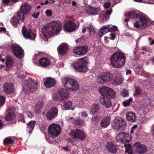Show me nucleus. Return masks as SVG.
Instances as JSON below:
<instances>
[{"label": "nucleus", "instance_id": "4468645a", "mask_svg": "<svg viewBox=\"0 0 154 154\" xmlns=\"http://www.w3.org/2000/svg\"><path fill=\"white\" fill-rule=\"evenodd\" d=\"M132 148L137 153L141 154L146 153L147 151L146 146L144 145H142L140 142H137L134 144Z\"/></svg>", "mask_w": 154, "mask_h": 154}, {"label": "nucleus", "instance_id": "a19ab883", "mask_svg": "<svg viewBox=\"0 0 154 154\" xmlns=\"http://www.w3.org/2000/svg\"><path fill=\"white\" fill-rule=\"evenodd\" d=\"M100 107L97 104L93 105L92 106V112L93 113H97L99 112Z\"/></svg>", "mask_w": 154, "mask_h": 154}, {"label": "nucleus", "instance_id": "a211bd4d", "mask_svg": "<svg viewBox=\"0 0 154 154\" xmlns=\"http://www.w3.org/2000/svg\"><path fill=\"white\" fill-rule=\"evenodd\" d=\"M24 19L25 18H23L20 13L18 12L14 15V16L10 19V21L11 23L14 25L23 22Z\"/></svg>", "mask_w": 154, "mask_h": 154}, {"label": "nucleus", "instance_id": "79ce46f5", "mask_svg": "<svg viewBox=\"0 0 154 154\" xmlns=\"http://www.w3.org/2000/svg\"><path fill=\"white\" fill-rule=\"evenodd\" d=\"M132 101V99L131 98H130L128 100H125L123 102V105L125 107L128 106L130 105V103Z\"/></svg>", "mask_w": 154, "mask_h": 154}, {"label": "nucleus", "instance_id": "393cba45", "mask_svg": "<svg viewBox=\"0 0 154 154\" xmlns=\"http://www.w3.org/2000/svg\"><path fill=\"white\" fill-rule=\"evenodd\" d=\"M68 49V45L65 43L61 44L57 48L58 54L60 55H63L65 54L67 52Z\"/></svg>", "mask_w": 154, "mask_h": 154}, {"label": "nucleus", "instance_id": "680f3d73", "mask_svg": "<svg viewBox=\"0 0 154 154\" xmlns=\"http://www.w3.org/2000/svg\"><path fill=\"white\" fill-rule=\"evenodd\" d=\"M3 2L4 3H8L10 2V0H3Z\"/></svg>", "mask_w": 154, "mask_h": 154}, {"label": "nucleus", "instance_id": "bf43d9fd", "mask_svg": "<svg viewBox=\"0 0 154 154\" xmlns=\"http://www.w3.org/2000/svg\"><path fill=\"white\" fill-rule=\"evenodd\" d=\"M3 31L5 32L6 31V29L5 27H1L0 28V32H2Z\"/></svg>", "mask_w": 154, "mask_h": 154}, {"label": "nucleus", "instance_id": "6e6d98bb", "mask_svg": "<svg viewBox=\"0 0 154 154\" xmlns=\"http://www.w3.org/2000/svg\"><path fill=\"white\" fill-rule=\"evenodd\" d=\"M125 146L126 149V150H127V149H131L132 148L130 144H125Z\"/></svg>", "mask_w": 154, "mask_h": 154}, {"label": "nucleus", "instance_id": "de8ad7c7", "mask_svg": "<svg viewBox=\"0 0 154 154\" xmlns=\"http://www.w3.org/2000/svg\"><path fill=\"white\" fill-rule=\"evenodd\" d=\"M18 121H22L23 123L25 122V121L24 120V116L23 114H20V116L19 118Z\"/></svg>", "mask_w": 154, "mask_h": 154}, {"label": "nucleus", "instance_id": "20e7f679", "mask_svg": "<svg viewBox=\"0 0 154 154\" xmlns=\"http://www.w3.org/2000/svg\"><path fill=\"white\" fill-rule=\"evenodd\" d=\"M63 86L68 90L72 91L78 90L79 85L77 82L74 79L65 77L62 80Z\"/></svg>", "mask_w": 154, "mask_h": 154}, {"label": "nucleus", "instance_id": "c9c22d12", "mask_svg": "<svg viewBox=\"0 0 154 154\" xmlns=\"http://www.w3.org/2000/svg\"><path fill=\"white\" fill-rule=\"evenodd\" d=\"M5 63L7 68H10L11 66H13V60L12 57H11L8 56Z\"/></svg>", "mask_w": 154, "mask_h": 154}, {"label": "nucleus", "instance_id": "4c0bfd02", "mask_svg": "<svg viewBox=\"0 0 154 154\" xmlns=\"http://www.w3.org/2000/svg\"><path fill=\"white\" fill-rule=\"evenodd\" d=\"M74 123L75 125L82 126L85 125L84 121L81 119H74Z\"/></svg>", "mask_w": 154, "mask_h": 154}, {"label": "nucleus", "instance_id": "8fccbe9b", "mask_svg": "<svg viewBox=\"0 0 154 154\" xmlns=\"http://www.w3.org/2000/svg\"><path fill=\"white\" fill-rule=\"evenodd\" d=\"M26 113L28 117L30 118H32L34 116V114L30 111H28L26 112Z\"/></svg>", "mask_w": 154, "mask_h": 154}, {"label": "nucleus", "instance_id": "c85d7f7f", "mask_svg": "<svg viewBox=\"0 0 154 154\" xmlns=\"http://www.w3.org/2000/svg\"><path fill=\"white\" fill-rule=\"evenodd\" d=\"M58 93L62 99H66L69 96V93L63 88L59 89Z\"/></svg>", "mask_w": 154, "mask_h": 154}, {"label": "nucleus", "instance_id": "13d9d810", "mask_svg": "<svg viewBox=\"0 0 154 154\" xmlns=\"http://www.w3.org/2000/svg\"><path fill=\"white\" fill-rule=\"evenodd\" d=\"M25 77V75L24 74H23L22 73H20L18 75V77L20 79L23 78Z\"/></svg>", "mask_w": 154, "mask_h": 154}, {"label": "nucleus", "instance_id": "f257e3e1", "mask_svg": "<svg viewBox=\"0 0 154 154\" xmlns=\"http://www.w3.org/2000/svg\"><path fill=\"white\" fill-rule=\"evenodd\" d=\"M102 97L100 99L101 103L105 107L108 108L111 106L110 99L114 98L116 94L112 89L107 87H104L99 90Z\"/></svg>", "mask_w": 154, "mask_h": 154}, {"label": "nucleus", "instance_id": "603ef678", "mask_svg": "<svg viewBox=\"0 0 154 154\" xmlns=\"http://www.w3.org/2000/svg\"><path fill=\"white\" fill-rule=\"evenodd\" d=\"M110 35L111 36V37L110 38V39L112 40H114L115 39L116 37L115 34L111 33Z\"/></svg>", "mask_w": 154, "mask_h": 154}, {"label": "nucleus", "instance_id": "2f4dec72", "mask_svg": "<svg viewBox=\"0 0 154 154\" xmlns=\"http://www.w3.org/2000/svg\"><path fill=\"white\" fill-rule=\"evenodd\" d=\"M36 122L35 121H31L27 124L26 130L28 132L29 134H31L35 126Z\"/></svg>", "mask_w": 154, "mask_h": 154}, {"label": "nucleus", "instance_id": "ddd939ff", "mask_svg": "<svg viewBox=\"0 0 154 154\" xmlns=\"http://www.w3.org/2000/svg\"><path fill=\"white\" fill-rule=\"evenodd\" d=\"M70 136L75 140L79 138L81 140H83L86 137V134L82 130L77 129L75 130H72Z\"/></svg>", "mask_w": 154, "mask_h": 154}, {"label": "nucleus", "instance_id": "0eeeda50", "mask_svg": "<svg viewBox=\"0 0 154 154\" xmlns=\"http://www.w3.org/2000/svg\"><path fill=\"white\" fill-rule=\"evenodd\" d=\"M112 127L117 131L125 130L127 126L125 122L122 118H115L111 123Z\"/></svg>", "mask_w": 154, "mask_h": 154}, {"label": "nucleus", "instance_id": "3c124183", "mask_svg": "<svg viewBox=\"0 0 154 154\" xmlns=\"http://www.w3.org/2000/svg\"><path fill=\"white\" fill-rule=\"evenodd\" d=\"M46 15L48 16H51L52 12L51 10H47L45 11Z\"/></svg>", "mask_w": 154, "mask_h": 154}, {"label": "nucleus", "instance_id": "6e6552de", "mask_svg": "<svg viewBox=\"0 0 154 154\" xmlns=\"http://www.w3.org/2000/svg\"><path fill=\"white\" fill-rule=\"evenodd\" d=\"M113 78V75L110 72H106L102 73L100 76H99L97 81L99 83L103 84L107 82H109L112 80Z\"/></svg>", "mask_w": 154, "mask_h": 154}, {"label": "nucleus", "instance_id": "1a4fd4ad", "mask_svg": "<svg viewBox=\"0 0 154 154\" xmlns=\"http://www.w3.org/2000/svg\"><path fill=\"white\" fill-rule=\"evenodd\" d=\"M61 131L60 126L57 124L50 125L48 129L49 134L52 138H55L57 137L60 134Z\"/></svg>", "mask_w": 154, "mask_h": 154}, {"label": "nucleus", "instance_id": "f704fd0d", "mask_svg": "<svg viewBox=\"0 0 154 154\" xmlns=\"http://www.w3.org/2000/svg\"><path fill=\"white\" fill-rule=\"evenodd\" d=\"M72 102L70 100L66 101L62 106L63 110H67L70 109L72 106Z\"/></svg>", "mask_w": 154, "mask_h": 154}, {"label": "nucleus", "instance_id": "412c9836", "mask_svg": "<svg viewBox=\"0 0 154 154\" xmlns=\"http://www.w3.org/2000/svg\"><path fill=\"white\" fill-rule=\"evenodd\" d=\"M76 25L73 22L69 20L64 24V29L66 31L71 32L76 29Z\"/></svg>", "mask_w": 154, "mask_h": 154}, {"label": "nucleus", "instance_id": "6ab92c4d", "mask_svg": "<svg viewBox=\"0 0 154 154\" xmlns=\"http://www.w3.org/2000/svg\"><path fill=\"white\" fill-rule=\"evenodd\" d=\"M31 9V7L29 5L25 3L20 7L18 12L20 13L23 18H25V15L29 14Z\"/></svg>", "mask_w": 154, "mask_h": 154}, {"label": "nucleus", "instance_id": "338daca9", "mask_svg": "<svg viewBox=\"0 0 154 154\" xmlns=\"http://www.w3.org/2000/svg\"><path fill=\"white\" fill-rule=\"evenodd\" d=\"M72 5L73 6H74L76 5V2L74 1H73L72 2Z\"/></svg>", "mask_w": 154, "mask_h": 154}, {"label": "nucleus", "instance_id": "b1692460", "mask_svg": "<svg viewBox=\"0 0 154 154\" xmlns=\"http://www.w3.org/2000/svg\"><path fill=\"white\" fill-rule=\"evenodd\" d=\"M4 91L7 94H13L14 91L12 83H5L3 86Z\"/></svg>", "mask_w": 154, "mask_h": 154}, {"label": "nucleus", "instance_id": "f03ea898", "mask_svg": "<svg viewBox=\"0 0 154 154\" xmlns=\"http://www.w3.org/2000/svg\"><path fill=\"white\" fill-rule=\"evenodd\" d=\"M128 15L130 19H135L136 22L134 25L137 28L145 29L150 24V20L142 14H137L134 12L130 11Z\"/></svg>", "mask_w": 154, "mask_h": 154}, {"label": "nucleus", "instance_id": "0e129e2a", "mask_svg": "<svg viewBox=\"0 0 154 154\" xmlns=\"http://www.w3.org/2000/svg\"><path fill=\"white\" fill-rule=\"evenodd\" d=\"M63 149L65 150L66 151H69V150L68 149L67 147V146L63 147Z\"/></svg>", "mask_w": 154, "mask_h": 154}, {"label": "nucleus", "instance_id": "f8f14e48", "mask_svg": "<svg viewBox=\"0 0 154 154\" xmlns=\"http://www.w3.org/2000/svg\"><path fill=\"white\" fill-rule=\"evenodd\" d=\"M48 24L54 34H57L60 32L61 30L62 23L60 21H53Z\"/></svg>", "mask_w": 154, "mask_h": 154}, {"label": "nucleus", "instance_id": "423d86ee", "mask_svg": "<svg viewBox=\"0 0 154 154\" xmlns=\"http://www.w3.org/2000/svg\"><path fill=\"white\" fill-rule=\"evenodd\" d=\"M37 83L34 82L32 79L29 78L25 82L23 91L26 94L34 92L37 89Z\"/></svg>", "mask_w": 154, "mask_h": 154}, {"label": "nucleus", "instance_id": "864d4df0", "mask_svg": "<svg viewBox=\"0 0 154 154\" xmlns=\"http://www.w3.org/2000/svg\"><path fill=\"white\" fill-rule=\"evenodd\" d=\"M118 79H116L115 80V82L117 84V85H120L122 82L123 81L122 79H120L119 81H118Z\"/></svg>", "mask_w": 154, "mask_h": 154}, {"label": "nucleus", "instance_id": "4d7b16f0", "mask_svg": "<svg viewBox=\"0 0 154 154\" xmlns=\"http://www.w3.org/2000/svg\"><path fill=\"white\" fill-rule=\"evenodd\" d=\"M142 69V67L141 66H140L139 65H138L135 68V69L137 71H139V70L140 69Z\"/></svg>", "mask_w": 154, "mask_h": 154}, {"label": "nucleus", "instance_id": "7ed1b4c3", "mask_svg": "<svg viewBox=\"0 0 154 154\" xmlns=\"http://www.w3.org/2000/svg\"><path fill=\"white\" fill-rule=\"evenodd\" d=\"M110 63L115 68H120L125 64L126 61L125 55L119 52H116L113 54L110 58Z\"/></svg>", "mask_w": 154, "mask_h": 154}, {"label": "nucleus", "instance_id": "f3484780", "mask_svg": "<svg viewBox=\"0 0 154 154\" xmlns=\"http://www.w3.org/2000/svg\"><path fill=\"white\" fill-rule=\"evenodd\" d=\"M58 111L57 108L56 107L50 108L46 114L47 120L50 121L56 118L58 115Z\"/></svg>", "mask_w": 154, "mask_h": 154}, {"label": "nucleus", "instance_id": "5fc2aeb1", "mask_svg": "<svg viewBox=\"0 0 154 154\" xmlns=\"http://www.w3.org/2000/svg\"><path fill=\"white\" fill-rule=\"evenodd\" d=\"M39 13L38 12L36 13L35 14H32V16L33 18L36 19L38 18V17L39 15Z\"/></svg>", "mask_w": 154, "mask_h": 154}, {"label": "nucleus", "instance_id": "9b49d317", "mask_svg": "<svg viewBox=\"0 0 154 154\" xmlns=\"http://www.w3.org/2000/svg\"><path fill=\"white\" fill-rule=\"evenodd\" d=\"M116 139L117 141L125 143L131 141L132 140V137L129 134H125L124 132H122L119 133L116 135Z\"/></svg>", "mask_w": 154, "mask_h": 154}, {"label": "nucleus", "instance_id": "49530a36", "mask_svg": "<svg viewBox=\"0 0 154 154\" xmlns=\"http://www.w3.org/2000/svg\"><path fill=\"white\" fill-rule=\"evenodd\" d=\"M5 98L3 96H0V106H2L5 101Z\"/></svg>", "mask_w": 154, "mask_h": 154}, {"label": "nucleus", "instance_id": "ea45409f", "mask_svg": "<svg viewBox=\"0 0 154 154\" xmlns=\"http://www.w3.org/2000/svg\"><path fill=\"white\" fill-rule=\"evenodd\" d=\"M100 120V117L99 116L97 115L93 117L91 120L93 123L97 125L99 123Z\"/></svg>", "mask_w": 154, "mask_h": 154}, {"label": "nucleus", "instance_id": "9d476101", "mask_svg": "<svg viewBox=\"0 0 154 154\" xmlns=\"http://www.w3.org/2000/svg\"><path fill=\"white\" fill-rule=\"evenodd\" d=\"M11 49L13 54L19 58H22L24 56V52L22 48L17 44H13Z\"/></svg>", "mask_w": 154, "mask_h": 154}, {"label": "nucleus", "instance_id": "69168bd1", "mask_svg": "<svg viewBox=\"0 0 154 154\" xmlns=\"http://www.w3.org/2000/svg\"><path fill=\"white\" fill-rule=\"evenodd\" d=\"M50 2H49V4H53L54 3L55 1L54 0H49Z\"/></svg>", "mask_w": 154, "mask_h": 154}, {"label": "nucleus", "instance_id": "a18cd8bd", "mask_svg": "<svg viewBox=\"0 0 154 154\" xmlns=\"http://www.w3.org/2000/svg\"><path fill=\"white\" fill-rule=\"evenodd\" d=\"M121 94L124 97L128 96V91L125 89H122L121 91Z\"/></svg>", "mask_w": 154, "mask_h": 154}, {"label": "nucleus", "instance_id": "37998d69", "mask_svg": "<svg viewBox=\"0 0 154 154\" xmlns=\"http://www.w3.org/2000/svg\"><path fill=\"white\" fill-rule=\"evenodd\" d=\"M112 12V10L111 9L110 10H107L106 12L104 13V16L105 17L106 20L109 19Z\"/></svg>", "mask_w": 154, "mask_h": 154}, {"label": "nucleus", "instance_id": "aec40b11", "mask_svg": "<svg viewBox=\"0 0 154 154\" xmlns=\"http://www.w3.org/2000/svg\"><path fill=\"white\" fill-rule=\"evenodd\" d=\"M50 28L48 24L45 25L42 28V33L44 37H50L54 35V33Z\"/></svg>", "mask_w": 154, "mask_h": 154}, {"label": "nucleus", "instance_id": "052dcab7", "mask_svg": "<svg viewBox=\"0 0 154 154\" xmlns=\"http://www.w3.org/2000/svg\"><path fill=\"white\" fill-rule=\"evenodd\" d=\"M81 114L83 116V117H87L88 116L87 114L86 113V112L84 111L81 113Z\"/></svg>", "mask_w": 154, "mask_h": 154}, {"label": "nucleus", "instance_id": "58836bf2", "mask_svg": "<svg viewBox=\"0 0 154 154\" xmlns=\"http://www.w3.org/2000/svg\"><path fill=\"white\" fill-rule=\"evenodd\" d=\"M14 143V141L10 137L5 138L3 141V144L5 145L12 144Z\"/></svg>", "mask_w": 154, "mask_h": 154}, {"label": "nucleus", "instance_id": "c03bdc74", "mask_svg": "<svg viewBox=\"0 0 154 154\" xmlns=\"http://www.w3.org/2000/svg\"><path fill=\"white\" fill-rule=\"evenodd\" d=\"M142 92V90L139 87H135L134 95H138L140 94Z\"/></svg>", "mask_w": 154, "mask_h": 154}, {"label": "nucleus", "instance_id": "4be33fe9", "mask_svg": "<svg viewBox=\"0 0 154 154\" xmlns=\"http://www.w3.org/2000/svg\"><path fill=\"white\" fill-rule=\"evenodd\" d=\"M88 46L84 45L83 46H80L74 48L73 52L75 54L79 55H83L88 51Z\"/></svg>", "mask_w": 154, "mask_h": 154}, {"label": "nucleus", "instance_id": "7c9ffc66", "mask_svg": "<svg viewBox=\"0 0 154 154\" xmlns=\"http://www.w3.org/2000/svg\"><path fill=\"white\" fill-rule=\"evenodd\" d=\"M126 118L130 122H134L136 120V115L133 112H128L126 114Z\"/></svg>", "mask_w": 154, "mask_h": 154}, {"label": "nucleus", "instance_id": "c756f323", "mask_svg": "<svg viewBox=\"0 0 154 154\" xmlns=\"http://www.w3.org/2000/svg\"><path fill=\"white\" fill-rule=\"evenodd\" d=\"M56 84L55 81L51 78H47L44 83L45 87L48 88H50L54 86Z\"/></svg>", "mask_w": 154, "mask_h": 154}, {"label": "nucleus", "instance_id": "09e8293b", "mask_svg": "<svg viewBox=\"0 0 154 154\" xmlns=\"http://www.w3.org/2000/svg\"><path fill=\"white\" fill-rule=\"evenodd\" d=\"M111 6V3L109 2H105L103 5L104 8L105 9H107L109 8Z\"/></svg>", "mask_w": 154, "mask_h": 154}, {"label": "nucleus", "instance_id": "5701e85b", "mask_svg": "<svg viewBox=\"0 0 154 154\" xmlns=\"http://www.w3.org/2000/svg\"><path fill=\"white\" fill-rule=\"evenodd\" d=\"M111 122V116H106L103 117L101 120L100 125L103 128H106L110 124Z\"/></svg>", "mask_w": 154, "mask_h": 154}, {"label": "nucleus", "instance_id": "dca6fc26", "mask_svg": "<svg viewBox=\"0 0 154 154\" xmlns=\"http://www.w3.org/2000/svg\"><path fill=\"white\" fill-rule=\"evenodd\" d=\"M22 34L26 39H29L32 40L34 39L36 35L32 32L30 29H27L26 27L23 26L22 29Z\"/></svg>", "mask_w": 154, "mask_h": 154}, {"label": "nucleus", "instance_id": "cd10ccee", "mask_svg": "<svg viewBox=\"0 0 154 154\" xmlns=\"http://www.w3.org/2000/svg\"><path fill=\"white\" fill-rule=\"evenodd\" d=\"M15 115L14 112H9L5 116V119L10 122L11 123H14L16 122Z\"/></svg>", "mask_w": 154, "mask_h": 154}, {"label": "nucleus", "instance_id": "a878e982", "mask_svg": "<svg viewBox=\"0 0 154 154\" xmlns=\"http://www.w3.org/2000/svg\"><path fill=\"white\" fill-rule=\"evenodd\" d=\"M44 103L42 100L36 101L35 107V114H39L41 112L43 108Z\"/></svg>", "mask_w": 154, "mask_h": 154}, {"label": "nucleus", "instance_id": "473e14b6", "mask_svg": "<svg viewBox=\"0 0 154 154\" xmlns=\"http://www.w3.org/2000/svg\"><path fill=\"white\" fill-rule=\"evenodd\" d=\"M39 63L41 66L43 67H46L50 63L49 60L47 58L44 57L41 58L39 61Z\"/></svg>", "mask_w": 154, "mask_h": 154}, {"label": "nucleus", "instance_id": "72a5a7b5", "mask_svg": "<svg viewBox=\"0 0 154 154\" xmlns=\"http://www.w3.org/2000/svg\"><path fill=\"white\" fill-rule=\"evenodd\" d=\"M88 10L91 14L96 15L98 14L100 10L99 8H94L91 6H89Z\"/></svg>", "mask_w": 154, "mask_h": 154}, {"label": "nucleus", "instance_id": "774afa93", "mask_svg": "<svg viewBox=\"0 0 154 154\" xmlns=\"http://www.w3.org/2000/svg\"><path fill=\"white\" fill-rule=\"evenodd\" d=\"M137 127V125H134V126L132 128V129H135Z\"/></svg>", "mask_w": 154, "mask_h": 154}, {"label": "nucleus", "instance_id": "bb28decb", "mask_svg": "<svg viewBox=\"0 0 154 154\" xmlns=\"http://www.w3.org/2000/svg\"><path fill=\"white\" fill-rule=\"evenodd\" d=\"M106 149L110 152L115 153L117 151L116 146L112 143H107L106 146Z\"/></svg>", "mask_w": 154, "mask_h": 154}, {"label": "nucleus", "instance_id": "e433bc0d", "mask_svg": "<svg viewBox=\"0 0 154 154\" xmlns=\"http://www.w3.org/2000/svg\"><path fill=\"white\" fill-rule=\"evenodd\" d=\"M82 31L84 33H85L86 31H87L89 32L90 35H92L94 33V30L92 26H91L89 27H83L82 29Z\"/></svg>", "mask_w": 154, "mask_h": 154}, {"label": "nucleus", "instance_id": "2eb2a0df", "mask_svg": "<svg viewBox=\"0 0 154 154\" xmlns=\"http://www.w3.org/2000/svg\"><path fill=\"white\" fill-rule=\"evenodd\" d=\"M109 25L103 26L100 30L98 32V35L100 37H101L104 34L106 33L112 31H116L118 29L117 27L116 26H113L110 27Z\"/></svg>", "mask_w": 154, "mask_h": 154}, {"label": "nucleus", "instance_id": "e2e57ef3", "mask_svg": "<svg viewBox=\"0 0 154 154\" xmlns=\"http://www.w3.org/2000/svg\"><path fill=\"white\" fill-rule=\"evenodd\" d=\"M131 70H130V69L128 70L126 72V74L127 75L128 74H130L131 73Z\"/></svg>", "mask_w": 154, "mask_h": 154}, {"label": "nucleus", "instance_id": "39448f33", "mask_svg": "<svg viewBox=\"0 0 154 154\" xmlns=\"http://www.w3.org/2000/svg\"><path fill=\"white\" fill-rule=\"evenodd\" d=\"M88 58L87 57L79 59L73 64L75 69L80 72H86L88 70L87 67Z\"/></svg>", "mask_w": 154, "mask_h": 154}]
</instances>
